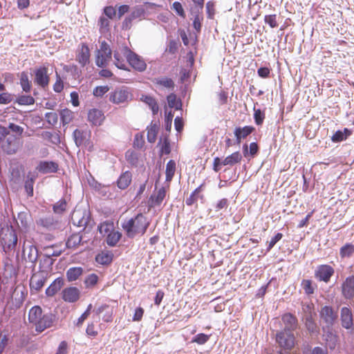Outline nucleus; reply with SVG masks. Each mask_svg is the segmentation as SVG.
<instances>
[{
	"mask_svg": "<svg viewBox=\"0 0 354 354\" xmlns=\"http://www.w3.org/2000/svg\"><path fill=\"white\" fill-rule=\"evenodd\" d=\"M150 225L149 220L144 214L139 213L134 217L122 223V227L128 238L133 239L136 235L143 236Z\"/></svg>",
	"mask_w": 354,
	"mask_h": 354,
	"instance_id": "obj_1",
	"label": "nucleus"
},
{
	"mask_svg": "<svg viewBox=\"0 0 354 354\" xmlns=\"http://www.w3.org/2000/svg\"><path fill=\"white\" fill-rule=\"evenodd\" d=\"M23 141L15 137L6 127L0 125V149L7 154H14L22 147Z\"/></svg>",
	"mask_w": 354,
	"mask_h": 354,
	"instance_id": "obj_2",
	"label": "nucleus"
},
{
	"mask_svg": "<svg viewBox=\"0 0 354 354\" xmlns=\"http://www.w3.org/2000/svg\"><path fill=\"white\" fill-rule=\"evenodd\" d=\"M276 342L280 350L291 351L295 345V337L291 331L280 330L275 335Z\"/></svg>",
	"mask_w": 354,
	"mask_h": 354,
	"instance_id": "obj_3",
	"label": "nucleus"
},
{
	"mask_svg": "<svg viewBox=\"0 0 354 354\" xmlns=\"http://www.w3.org/2000/svg\"><path fill=\"white\" fill-rule=\"evenodd\" d=\"M132 95L125 86L116 88L109 93V101L115 104L128 103L131 100Z\"/></svg>",
	"mask_w": 354,
	"mask_h": 354,
	"instance_id": "obj_4",
	"label": "nucleus"
},
{
	"mask_svg": "<svg viewBox=\"0 0 354 354\" xmlns=\"http://www.w3.org/2000/svg\"><path fill=\"white\" fill-rule=\"evenodd\" d=\"M111 57V50L110 46L105 41H102L100 43V48L97 50L96 65L101 68L106 66Z\"/></svg>",
	"mask_w": 354,
	"mask_h": 354,
	"instance_id": "obj_5",
	"label": "nucleus"
},
{
	"mask_svg": "<svg viewBox=\"0 0 354 354\" xmlns=\"http://www.w3.org/2000/svg\"><path fill=\"white\" fill-rule=\"evenodd\" d=\"M319 316L321 321L325 324L323 327L324 329L325 328H330L332 327L337 317V314L332 306H324L319 311Z\"/></svg>",
	"mask_w": 354,
	"mask_h": 354,
	"instance_id": "obj_6",
	"label": "nucleus"
},
{
	"mask_svg": "<svg viewBox=\"0 0 354 354\" xmlns=\"http://www.w3.org/2000/svg\"><path fill=\"white\" fill-rule=\"evenodd\" d=\"M124 51L127 61L134 69L140 72H142L146 69L147 64L139 55L131 51L127 48H125Z\"/></svg>",
	"mask_w": 354,
	"mask_h": 354,
	"instance_id": "obj_7",
	"label": "nucleus"
},
{
	"mask_svg": "<svg viewBox=\"0 0 354 354\" xmlns=\"http://www.w3.org/2000/svg\"><path fill=\"white\" fill-rule=\"evenodd\" d=\"M17 235L15 230L10 226L7 228V232L5 236L2 238L3 243V250L6 252L14 250L17 243Z\"/></svg>",
	"mask_w": 354,
	"mask_h": 354,
	"instance_id": "obj_8",
	"label": "nucleus"
},
{
	"mask_svg": "<svg viewBox=\"0 0 354 354\" xmlns=\"http://www.w3.org/2000/svg\"><path fill=\"white\" fill-rule=\"evenodd\" d=\"M333 268L327 264L318 266L315 271V277L319 281L328 283L333 275Z\"/></svg>",
	"mask_w": 354,
	"mask_h": 354,
	"instance_id": "obj_9",
	"label": "nucleus"
},
{
	"mask_svg": "<svg viewBox=\"0 0 354 354\" xmlns=\"http://www.w3.org/2000/svg\"><path fill=\"white\" fill-rule=\"evenodd\" d=\"M72 220L75 225H77L78 227H83L84 230L88 226L91 225L92 223L90 214L86 210L75 211L72 216Z\"/></svg>",
	"mask_w": 354,
	"mask_h": 354,
	"instance_id": "obj_10",
	"label": "nucleus"
},
{
	"mask_svg": "<svg viewBox=\"0 0 354 354\" xmlns=\"http://www.w3.org/2000/svg\"><path fill=\"white\" fill-rule=\"evenodd\" d=\"M23 253L26 261L31 263L30 268L34 271L39 257L37 248L34 245H29L27 247L24 246Z\"/></svg>",
	"mask_w": 354,
	"mask_h": 354,
	"instance_id": "obj_11",
	"label": "nucleus"
},
{
	"mask_svg": "<svg viewBox=\"0 0 354 354\" xmlns=\"http://www.w3.org/2000/svg\"><path fill=\"white\" fill-rule=\"evenodd\" d=\"M55 318V315L50 313L43 314L38 322H37L34 325L35 326L36 331L41 333L45 329L52 326Z\"/></svg>",
	"mask_w": 354,
	"mask_h": 354,
	"instance_id": "obj_12",
	"label": "nucleus"
},
{
	"mask_svg": "<svg viewBox=\"0 0 354 354\" xmlns=\"http://www.w3.org/2000/svg\"><path fill=\"white\" fill-rule=\"evenodd\" d=\"M49 77L48 75V68L45 66H39L35 71V82L42 88L48 85Z\"/></svg>",
	"mask_w": 354,
	"mask_h": 354,
	"instance_id": "obj_13",
	"label": "nucleus"
},
{
	"mask_svg": "<svg viewBox=\"0 0 354 354\" xmlns=\"http://www.w3.org/2000/svg\"><path fill=\"white\" fill-rule=\"evenodd\" d=\"M47 280V274L44 272L34 273L30 280V288L36 292L39 291Z\"/></svg>",
	"mask_w": 354,
	"mask_h": 354,
	"instance_id": "obj_14",
	"label": "nucleus"
},
{
	"mask_svg": "<svg viewBox=\"0 0 354 354\" xmlns=\"http://www.w3.org/2000/svg\"><path fill=\"white\" fill-rule=\"evenodd\" d=\"M340 320L343 328L353 330V317L351 308L345 306L341 308Z\"/></svg>",
	"mask_w": 354,
	"mask_h": 354,
	"instance_id": "obj_15",
	"label": "nucleus"
},
{
	"mask_svg": "<svg viewBox=\"0 0 354 354\" xmlns=\"http://www.w3.org/2000/svg\"><path fill=\"white\" fill-rule=\"evenodd\" d=\"M80 296V291L77 287H68L64 288L62 292L63 300L68 303L76 302Z\"/></svg>",
	"mask_w": 354,
	"mask_h": 354,
	"instance_id": "obj_16",
	"label": "nucleus"
},
{
	"mask_svg": "<svg viewBox=\"0 0 354 354\" xmlns=\"http://www.w3.org/2000/svg\"><path fill=\"white\" fill-rule=\"evenodd\" d=\"M281 320L284 324V328L282 330L291 331L292 333L297 329L298 326L297 319L292 313H288L283 315Z\"/></svg>",
	"mask_w": 354,
	"mask_h": 354,
	"instance_id": "obj_17",
	"label": "nucleus"
},
{
	"mask_svg": "<svg viewBox=\"0 0 354 354\" xmlns=\"http://www.w3.org/2000/svg\"><path fill=\"white\" fill-rule=\"evenodd\" d=\"M342 292L346 299H351L354 297V276L346 278L342 285Z\"/></svg>",
	"mask_w": 354,
	"mask_h": 354,
	"instance_id": "obj_18",
	"label": "nucleus"
},
{
	"mask_svg": "<svg viewBox=\"0 0 354 354\" xmlns=\"http://www.w3.org/2000/svg\"><path fill=\"white\" fill-rule=\"evenodd\" d=\"M105 117L102 111L97 109H90L88 112V120L95 126H100Z\"/></svg>",
	"mask_w": 354,
	"mask_h": 354,
	"instance_id": "obj_19",
	"label": "nucleus"
},
{
	"mask_svg": "<svg viewBox=\"0 0 354 354\" xmlns=\"http://www.w3.org/2000/svg\"><path fill=\"white\" fill-rule=\"evenodd\" d=\"M58 167V164L54 161H41L37 169L41 174L56 173Z\"/></svg>",
	"mask_w": 354,
	"mask_h": 354,
	"instance_id": "obj_20",
	"label": "nucleus"
},
{
	"mask_svg": "<svg viewBox=\"0 0 354 354\" xmlns=\"http://www.w3.org/2000/svg\"><path fill=\"white\" fill-rule=\"evenodd\" d=\"M64 284V281L62 277H57L55 279L50 285L46 289V295L47 297L54 296L58 291L61 290Z\"/></svg>",
	"mask_w": 354,
	"mask_h": 354,
	"instance_id": "obj_21",
	"label": "nucleus"
},
{
	"mask_svg": "<svg viewBox=\"0 0 354 354\" xmlns=\"http://www.w3.org/2000/svg\"><path fill=\"white\" fill-rule=\"evenodd\" d=\"M95 261L102 266H108L113 259V254L111 251H102L95 256Z\"/></svg>",
	"mask_w": 354,
	"mask_h": 354,
	"instance_id": "obj_22",
	"label": "nucleus"
},
{
	"mask_svg": "<svg viewBox=\"0 0 354 354\" xmlns=\"http://www.w3.org/2000/svg\"><path fill=\"white\" fill-rule=\"evenodd\" d=\"M254 128L252 126H245L243 127H236L234 129V136L236 137V142L240 143L242 138H246L252 131Z\"/></svg>",
	"mask_w": 354,
	"mask_h": 354,
	"instance_id": "obj_23",
	"label": "nucleus"
},
{
	"mask_svg": "<svg viewBox=\"0 0 354 354\" xmlns=\"http://www.w3.org/2000/svg\"><path fill=\"white\" fill-rule=\"evenodd\" d=\"M89 48L86 44H82L81 50L77 55V60L84 67L89 62Z\"/></svg>",
	"mask_w": 354,
	"mask_h": 354,
	"instance_id": "obj_24",
	"label": "nucleus"
},
{
	"mask_svg": "<svg viewBox=\"0 0 354 354\" xmlns=\"http://www.w3.org/2000/svg\"><path fill=\"white\" fill-rule=\"evenodd\" d=\"M36 178L37 174H32L30 171L28 172L26 176V180L24 183V189L29 197H32L33 196V186Z\"/></svg>",
	"mask_w": 354,
	"mask_h": 354,
	"instance_id": "obj_25",
	"label": "nucleus"
},
{
	"mask_svg": "<svg viewBox=\"0 0 354 354\" xmlns=\"http://www.w3.org/2000/svg\"><path fill=\"white\" fill-rule=\"evenodd\" d=\"M132 174L129 171L122 173L117 180L118 187L120 189H124L130 185L131 182Z\"/></svg>",
	"mask_w": 354,
	"mask_h": 354,
	"instance_id": "obj_26",
	"label": "nucleus"
},
{
	"mask_svg": "<svg viewBox=\"0 0 354 354\" xmlns=\"http://www.w3.org/2000/svg\"><path fill=\"white\" fill-rule=\"evenodd\" d=\"M84 270L82 267H72L67 270L66 277L69 282L76 281L82 274Z\"/></svg>",
	"mask_w": 354,
	"mask_h": 354,
	"instance_id": "obj_27",
	"label": "nucleus"
},
{
	"mask_svg": "<svg viewBox=\"0 0 354 354\" xmlns=\"http://www.w3.org/2000/svg\"><path fill=\"white\" fill-rule=\"evenodd\" d=\"M42 315V309L40 306H32L28 313V320L31 324L35 325Z\"/></svg>",
	"mask_w": 354,
	"mask_h": 354,
	"instance_id": "obj_28",
	"label": "nucleus"
},
{
	"mask_svg": "<svg viewBox=\"0 0 354 354\" xmlns=\"http://www.w3.org/2000/svg\"><path fill=\"white\" fill-rule=\"evenodd\" d=\"M36 223L39 226L50 230L55 226V221L53 216L50 215L39 218L36 221Z\"/></svg>",
	"mask_w": 354,
	"mask_h": 354,
	"instance_id": "obj_29",
	"label": "nucleus"
},
{
	"mask_svg": "<svg viewBox=\"0 0 354 354\" xmlns=\"http://www.w3.org/2000/svg\"><path fill=\"white\" fill-rule=\"evenodd\" d=\"M324 337L327 347L330 350L334 349L336 347L338 337L332 332L331 328H327V331Z\"/></svg>",
	"mask_w": 354,
	"mask_h": 354,
	"instance_id": "obj_30",
	"label": "nucleus"
},
{
	"mask_svg": "<svg viewBox=\"0 0 354 354\" xmlns=\"http://www.w3.org/2000/svg\"><path fill=\"white\" fill-rule=\"evenodd\" d=\"M90 187L93 188L96 192L103 196H106L108 194V187L100 183L97 182L91 177V180H88Z\"/></svg>",
	"mask_w": 354,
	"mask_h": 354,
	"instance_id": "obj_31",
	"label": "nucleus"
},
{
	"mask_svg": "<svg viewBox=\"0 0 354 354\" xmlns=\"http://www.w3.org/2000/svg\"><path fill=\"white\" fill-rule=\"evenodd\" d=\"M153 82L154 84L167 88H173L174 87V82L171 78L167 77H159L153 79Z\"/></svg>",
	"mask_w": 354,
	"mask_h": 354,
	"instance_id": "obj_32",
	"label": "nucleus"
},
{
	"mask_svg": "<svg viewBox=\"0 0 354 354\" xmlns=\"http://www.w3.org/2000/svg\"><path fill=\"white\" fill-rule=\"evenodd\" d=\"M166 196V191L165 187L160 188L156 196L151 195L150 196L151 206L159 205L162 203Z\"/></svg>",
	"mask_w": 354,
	"mask_h": 354,
	"instance_id": "obj_33",
	"label": "nucleus"
},
{
	"mask_svg": "<svg viewBox=\"0 0 354 354\" xmlns=\"http://www.w3.org/2000/svg\"><path fill=\"white\" fill-rule=\"evenodd\" d=\"M242 159V156L239 151L232 153L227 156L223 161V165H234L239 162Z\"/></svg>",
	"mask_w": 354,
	"mask_h": 354,
	"instance_id": "obj_34",
	"label": "nucleus"
},
{
	"mask_svg": "<svg viewBox=\"0 0 354 354\" xmlns=\"http://www.w3.org/2000/svg\"><path fill=\"white\" fill-rule=\"evenodd\" d=\"M158 131V124L151 122L150 126L147 127V138L149 142L153 143L156 141Z\"/></svg>",
	"mask_w": 354,
	"mask_h": 354,
	"instance_id": "obj_35",
	"label": "nucleus"
},
{
	"mask_svg": "<svg viewBox=\"0 0 354 354\" xmlns=\"http://www.w3.org/2000/svg\"><path fill=\"white\" fill-rule=\"evenodd\" d=\"M353 253L354 245L351 243H346L339 250V256L342 259L350 258Z\"/></svg>",
	"mask_w": 354,
	"mask_h": 354,
	"instance_id": "obj_36",
	"label": "nucleus"
},
{
	"mask_svg": "<svg viewBox=\"0 0 354 354\" xmlns=\"http://www.w3.org/2000/svg\"><path fill=\"white\" fill-rule=\"evenodd\" d=\"M142 100L145 103H146L149 106L152 111L153 115H156L158 113L159 111V107L156 100L153 97L150 95H142Z\"/></svg>",
	"mask_w": 354,
	"mask_h": 354,
	"instance_id": "obj_37",
	"label": "nucleus"
},
{
	"mask_svg": "<svg viewBox=\"0 0 354 354\" xmlns=\"http://www.w3.org/2000/svg\"><path fill=\"white\" fill-rule=\"evenodd\" d=\"M82 240V236L80 234H73L68 238V240L66 243V247L68 248H76L80 244Z\"/></svg>",
	"mask_w": 354,
	"mask_h": 354,
	"instance_id": "obj_38",
	"label": "nucleus"
},
{
	"mask_svg": "<svg viewBox=\"0 0 354 354\" xmlns=\"http://www.w3.org/2000/svg\"><path fill=\"white\" fill-rule=\"evenodd\" d=\"M121 236V233L118 231H112L111 233H109L106 237L107 245L111 247L116 245L120 241Z\"/></svg>",
	"mask_w": 354,
	"mask_h": 354,
	"instance_id": "obj_39",
	"label": "nucleus"
},
{
	"mask_svg": "<svg viewBox=\"0 0 354 354\" xmlns=\"http://www.w3.org/2000/svg\"><path fill=\"white\" fill-rule=\"evenodd\" d=\"M114 64L120 69L127 70V60L118 51L114 52Z\"/></svg>",
	"mask_w": 354,
	"mask_h": 354,
	"instance_id": "obj_40",
	"label": "nucleus"
},
{
	"mask_svg": "<svg viewBox=\"0 0 354 354\" xmlns=\"http://www.w3.org/2000/svg\"><path fill=\"white\" fill-rule=\"evenodd\" d=\"M176 171V162L174 160L168 161L166 165V181H171L173 178Z\"/></svg>",
	"mask_w": 354,
	"mask_h": 354,
	"instance_id": "obj_41",
	"label": "nucleus"
},
{
	"mask_svg": "<svg viewBox=\"0 0 354 354\" xmlns=\"http://www.w3.org/2000/svg\"><path fill=\"white\" fill-rule=\"evenodd\" d=\"M74 113L68 109H62L60 112V119L64 125L69 124L73 119Z\"/></svg>",
	"mask_w": 354,
	"mask_h": 354,
	"instance_id": "obj_42",
	"label": "nucleus"
},
{
	"mask_svg": "<svg viewBox=\"0 0 354 354\" xmlns=\"http://www.w3.org/2000/svg\"><path fill=\"white\" fill-rule=\"evenodd\" d=\"M301 286L306 295H311L314 294L315 290L317 288L315 284H313V282L310 279H304L301 281Z\"/></svg>",
	"mask_w": 354,
	"mask_h": 354,
	"instance_id": "obj_43",
	"label": "nucleus"
},
{
	"mask_svg": "<svg viewBox=\"0 0 354 354\" xmlns=\"http://www.w3.org/2000/svg\"><path fill=\"white\" fill-rule=\"evenodd\" d=\"M125 158L131 165L136 167L138 162V155L133 150L129 149L125 152Z\"/></svg>",
	"mask_w": 354,
	"mask_h": 354,
	"instance_id": "obj_44",
	"label": "nucleus"
},
{
	"mask_svg": "<svg viewBox=\"0 0 354 354\" xmlns=\"http://www.w3.org/2000/svg\"><path fill=\"white\" fill-rule=\"evenodd\" d=\"M259 150V147L257 142H251L250 144V147L248 150V147L247 144H244L243 146V153L244 156H247L249 153L253 156H254Z\"/></svg>",
	"mask_w": 354,
	"mask_h": 354,
	"instance_id": "obj_45",
	"label": "nucleus"
},
{
	"mask_svg": "<svg viewBox=\"0 0 354 354\" xmlns=\"http://www.w3.org/2000/svg\"><path fill=\"white\" fill-rule=\"evenodd\" d=\"M305 326L307 330L311 333H315L318 331V326L311 315H308L306 317Z\"/></svg>",
	"mask_w": 354,
	"mask_h": 354,
	"instance_id": "obj_46",
	"label": "nucleus"
},
{
	"mask_svg": "<svg viewBox=\"0 0 354 354\" xmlns=\"http://www.w3.org/2000/svg\"><path fill=\"white\" fill-rule=\"evenodd\" d=\"M20 84L22 90L25 92H29L31 88V86L29 82L28 75L26 72L23 71L20 75Z\"/></svg>",
	"mask_w": 354,
	"mask_h": 354,
	"instance_id": "obj_47",
	"label": "nucleus"
},
{
	"mask_svg": "<svg viewBox=\"0 0 354 354\" xmlns=\"http://www.w3.org/2000/svg\"><path fill=\"white\" fill-rule=\"evenodd\" d=\"M67 202L65 198H61L53 206V210L55 214H61L66 209Z\"/></svg>",
	"mask_w": 354,
	"mask_h": 354,
	"instance_id": "obj_48",
	"label": "nucleus"
},
{
	"mask_svg": "<svg viewBox=\"0 0 354 354\" xmlns=\"http://www.w3.org/2000/svg\"><path fill=\"white\" fill-rule=\"evenodd\" d=\"M54 263L55 260L53 258H50L49 255L44 254L39 261V267L46 270H51Z\"/></svg>",
	"mask_w": 354,
	"mask_h": 354,
	"instance_id": "obj_49",
	"label": "nucleus"
},
{
	"mask_svg": "<svg viewBox=\"0 0 354 354\" xmlns=\"http://www.w3.org/2000/svg\"><path fill=\"white\" fill-rule=\"evenodd\" d=\"M8 129H9V131L14 134L15 137L19 138V139H21L22 134L24 133V128L21 126L16 124L15 123H10L8 124V127H6Z\"/></svg>",
	"mask_w": 354,
	"mask_h": 354,
	"instance_id": "obj_50",
	"label": "nucleus"
},
{
	"mask_svg": "<svg viewBox=\"0 0 354 354\" xmlns=\"http://www.w3.org/2000/svg\"><path fill=\"white\" fill-rule=\"evenodd\" d=\"M254 122L257 125H261L264 121L266 115L265 111L261 110L260 109H256L254 106Z\"/></svg>",
	"mask_w": 354,
	"mask_h": 354,
	"instance_id": "obj_51",
	"label": "nucleus"
},
{
	"mask_svg": "<svg viewBox=\"0 0 354 354\" xmlns=\"http://www.w3.org/2000/svg\"><path fill=\"white\" fill-rule=\"evenodd\" d=\"M113 227L112 223L105 221L98 225V230L101 235L105 236L113 231Z\"/></svg>",
	"mask_w": 354,
	"mask_h": 354,
	"instance_id": "obj_52",
	"label": "nucleus"
},
{
	"mask_svg": "<svg viewBox=\"0 0 354 354\" xmlns=\"http://www.w3.org/2000/svg\"><path fill=\"white\" fill-rule=\"evenodd\" d=\"M16 102L19 105H31L35 103V99L30 95H22L17 98Z\"/></svg>",
	"mask_w": 354,
	"mask_h": 354,
	"instance_id": "obj_53",
	"label": "nucleus"
},
{
	"mask_svg": "<svg viewBox=\"0 0 354 354\" xmlns=\"http://www.w3.org/2000/svg\"><path fill=\"white\" fill-rule=\"evenodd\" d=\"M203 185H201L197 188H196L189 195L188 198H187L185 201V203L187 205H193L196 201H197V195L199 194V192L201 190Z\"/></svg>",
	"mask_w": 354,
	"mask_h": 354,
	"instance_id": "obj_54",
	"label": "nucleus"
},
{
	"mask_svg": "<svg viewBox=\"0 0 354 354\" xmlns=\"http://www.w3.org/2000/svg\"><path fill=\"white\" fill-rule=\"evenodd\" d=\"M73 136L75 143L77 147H80V145H82V143L85 139V136L82 131L79 130L77 129H75L73 133Z\"/></svg>",
	"mask_w": 354,
	"mask_h": 354,
	"instance_id": "obj_55",
	"label": "nucleus"
},
{
	"mask_svg": "<svg viewBox=\"0 0 354 354\" xmlns=\"http://www.w3.org/2000/svg\"><path fill=\"white\" fill-rule=\"evenodd\" d=\"M145 10L142 7H137L131 11L129 17L133 21L137 19H140L145 16Z\"/></svg>",
	"mask_w": 354,
	"mask_h": 354,
	"instance_id": "obj_56",
	"label": "nucleus"
},
{
	"mask_svg": "<svg viewBox=\"0 0 354 354\" xmlns=\"http://www.w3.org/2000/svg\"><path fill=\"white\" fill-rule=\"evenodd\" d=\"M209 337L210 335H206L205 333H198L192 338V342L197 343L199 345H203L209 339Z\"/></svg>",
	"mask_w": 354,
	"mask_h": 354,
	"instance_id": "obj_57",
	"label": "nucleus"
},
{
	"mask_svg": "<svg viewBox=\"0 0 354 354\" xmlns=\"http://www.w3.org/2000/svg\"><path fill=\"white\" fill-rule=\"evenodd\" d=\"M168 104L170 107H175L176 109H180L182 106L181 102L176 101V96L175 94H170L167 97Z\"/></svg>",
	"mask_w": 354,
	"mask_h": 354,
	"instance_id": "obj_58",
	"label": "nucleus"
},
{
	"mask_svg": "<svg viewBox=\"0 0 354 354\" xmlns=\"http://www.w3.org/2000/svg\"><path fill=\"white\" fill-rule=\"evenodd\" d=\"M109 91V87L106 86H98L94 88L93 94L97 97H102L106 93Z\"/></svg>",
	"mask_w": 354,
	"mask_h": 354,
	"instance_id": "obj_59",
	"label": "nucleus"
},
{
	"mask_svg": "<svg viewBox=\"0 0 354 354\" xmlns=\"http://www.w3.org/2000/svg\"><path fill=\"white\" fill-rule=\"evenodd\" d=\"M98 281V277L97 274L92 273L86 277L84 280V283L86 287H92L94 286Z\"/></svg>",
	"mask_w": 354,
	"mask_h": 354,
	"instance_id": "obj_60",
	"label": "nucleus"
},
{
	"mask_svg": "<svg viewBox=\"0 0 354 354\" xmlns=\"http://www.w3.org/2000/svg\"><path fill=\"white\" fill-rule=\"evenodd\" d=\"M45 118L46 122L52 126H54L57 123L58 115L55 112L46 113L45 114Z\"/></svg>",
	"mask_w": 354,
	"mask_h": 354,
	"instance_id": "obj_61",
	"label": "nucleus"
},
{
	"mask_svg": "<svg viewBox=\"0 0 354 354\" xmlns=\"http://www.w3.org/2000/svg\"><path fill=\"white\" fill-rule=\"evenodd\" d=\"M264 21L266 24H268L271 28H276L278 26L276 15H266L264 17Z\"/></svg>",
	"mask_w": 354,
	"mask_h": 354,
	"instance_id": "obj_62",
	"label": "nucleus"
},
{
	"mask_svg": "<svg viewBox=\"0 0 354 354\" xmlns=\"http://www.w3.org/2000/svg\"><path fill=\"white\" fill-rule=\"evenodd\" d=\"M171 8L176 12V13L180 17H185V13L182 4L178 1H174L171 6Z\"/></svg>",
	"mask_w": 354,
	"mask_h": 354,
	"instance_id": "obj_63",
	"label": "nucleus"
},
{
	"mask_svg": "<svg viewBox=\"0 0 354 354\" xmlns=\"http://www.w3.org/2000/svg\"><path fill=\"white\" fill-rule=\"evenodd\" d=\"M17 219L23 227H27L28 225V215L27 213L21 212L18 214Z\"/></svg>",
	"mask_w": 354,
	"mask_h": 354,
	"instance_id": "obj_64",
	"label": "nucleus"
}]
</instances>
